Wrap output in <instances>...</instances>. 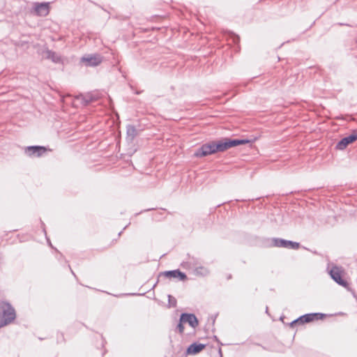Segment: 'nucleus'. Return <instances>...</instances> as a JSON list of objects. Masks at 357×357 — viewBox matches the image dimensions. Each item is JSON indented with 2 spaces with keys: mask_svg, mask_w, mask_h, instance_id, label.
I'll use <instances>...</instances> for the list:
<instances>
[{
  "mask_svg": "<svg viewBox=\"0 0 357 357\" xmlns=\"http://www.w3.org/2000/svg\"><path fill=\"white\" fill-rule=\"evenodd\" d=\"M206 347V344L194 342L191 344L186 349L187 355H195L202 351Z\"/></svg>",
  "mask_w": 357,
  "mask_h": 357,
  "instance_id": "ddd939ff",
  "label": "nucleus"
},
{
  "mask_svg": "<svg viewBox=\"0 0 357 357\" xmlns=\"http://www.w3.org/2000/svg\"><path fill=\"white\" fill-rule=\"evenodd\" d=\"M127 139L132 141L137 134L136 128L132 125H128L126 127Z\"/></svg>",
  "mask_w": 357,
  "mask_h": 357,
  "instance_id": "2eb2a0df",
  "label": "nucleus"
},
{
  "mask_svg": "<svg viewBox=\"0 0 357 357\" xmlns=\"http://www.w3.org/2000/svg\"><path fill=\"white\" fill-rule=\"evenodd\" d=\"M194 273L197 275L206 276L209 273V271L206 268L199 266L194 268Z\"/></svg>",
  "mask_w": 357,
  "mask_h": 357,
  "instance_id": "f3484780",
  "label": "nucleus"
},
{
  "mask_svg": "<svg viewBox=\"0 0 357 357\" xmlns=\"http://www.w3.org/2000/svg\"><path fill=\"white\" fill-rule=\"evenodd\" d=\"M326 272L337 284L344 288L357 301V294L351 287L347 273L343 266L334 263H328L326 267Z\"/></svg>",
  "mask_w": 357,
  "mask_h": 357,
  "instance_id": "f03ea898",
  "label": "nucleus"
},
{
  "mask_svg": "<svg viewBox=\"0 0 357 357\" xmlns=\"http://www.w3.org/2000/svg\"><path fill=\"white\" fill-rule=\"evenodd\" d=\"M181 322L188 323L192 328H195L199 325V321L195 314L192 313H181L180 315Z\"/></svg>",
  "mask_w": 357,
  "mask_h": 357,
  "instance_id": "9d476101",
  "label": "nucleus"
},
{
  "mask_svg": "<svg viewBox=\"0 0 357 357\" xmlns=\"http://www.w3.org/2000/svg\"><path fill=\"white\" fill-rule=\"evenodd\" d=\"M216 317H217V315H215V316H214V317H213V319H212V320H213V324H214V323H215V318H216Z\"/></svg>",
  "mask_w": 357,
  "mask_h": 357,
  "instance_id": "c756f323",
  "label": "nucleus"
},
{
  "mask_svg": "<svg viewBox=\"0 0 357 357\" xmlns=\"http://www.w3.org/2000/svg\"><path fill=\"white\" fill-rule=\"evenodd\" d=\"M260 137V135L255 136L247 135V156L252 155L253 158L259 154L258 149L253 145V143Z\"/></svg>",
  "mask_w": 357,
  "mask_h": 357,
  "instance_id": "1a4fd4ad",
  "label": "nucleus"
},
{
  "mask_svg": "<svg viewBox=\"0 0 357 357\" xmlns=\"http://www.w3.org/2000/svg\"><path fill=\"white\" fill-rule=\"evenodd\" d=\"M183 324L184 322H181V317L179 318V322L178 324H177L176 326V331L180 333V334H183V332H184V326H183Z\"/></svg>",
  "mask_w": 357,
  "mask_h": 357,
  "instance_id": "4be33fe9",
  "label": "nucleus"
},
{
  "mask_svg": "<svg viewBox=\"0 0 357 357\" xmlns=\"http://www.w3.org/2000/svg\"><path fill=\"white\" fill-rule=\"evenodd\" d=\"M141 92H142V91H137L135 92V93H136V94H139V93H141Z\"/></svg>",
  "mask_w": 357,
  "mask_h": 357,
  "instance_id": "7c9ffc66",
  "label": "nucleus"
},
{
  "mask_svg": "<svg viewBox=\"0 0 357 357\" xmlns=\"http://www.w3.org/2000/svg\"><path fill=\"white\" fill-rule=\"evenodd\" d=\"M241 144H245V139H239L225 137L220 140L212 141L202 144L195 151L194 155L197 158H202L217 152H223L229 148Z\"/></svg>",
  "mask_w": 357,
  "mask_h": 357,
  "instance_id": "f257e3e1",
  "label": "nucleus"
},
{
  "mask_svg": "<svg viewBox=\"0 0 357 357\" xmlns=\"http://www.w3.org/2000/svg\"><path fill=\"white\" fill-rule=\"evenodd\" d=\"M78 98H81L82 102L84 105H87L89 103L96 101L98 99V97L91 93H87L85 95H80V96Z\"/></svg>",
  "mask_w": 357,
  "mask_h": 357,
  "instance_id": "4468645a",
  "label": "nucleus"
},
{
  "mask_svg": "<svg viewBox=\"0 0 357 357\" xmlns=\"http://www.w3.org/2000/svg\"><path fill=\"white\" fill-rule=\"evenodd\" d=\"M0 308L2 311V320L0 321V328L10 324L16 317L14 307L8 302H1Z\"/></svg>",
  "mask_w": 357,
  "mask_h": 357,
  "instance_id": "39448f33",
  "label": "nucleus"
},
{
  "mask_svg": "<svg viewBox=\"0 0 357 357\" xmlns=\"http://www.w3.org/2000/svg\"><path fill=\"white\" fill-rule=\"evenodd\" d=\"M102 61V58L100 54H86L80 59V62L86 67H96L100 65Z\"/></svg>",
  "mask_w": 357,
  "mask_h": 357,
  "instance_id": "423d86ee",
  "label": "nucleus"
},
{
  "mask_svg": "<svg viewBox=\"0 0 357 357\" xmlns=\"http://www.w3.org/2000/svg\"><path fill=\"white\" fill-rule=\"evenodd\" d=\"M351 143L349 139L344 137L342 138L335 145V149L343 151Z\"/></svg>",
  "mask_w": 357,
  "mask_h": 357,
  "instance_id": "dca6fc26",
  "label": "nucleus"
},
{
  "mask_svg": "<svg viewBox=\"0 0 357 357\" xmlns=\"http://www.w3.org/2000/svg\"><path fill=\"white\" fill-rule=\"evenodd\" d=\"M50 12V3L36 2L33 3V13L38 16L45 17L48 15Z\"/></svg>",
  "mask_w": 357,
  "mask_h": 357,
  "instance_id": "0eeeda50",
  "label": "nucleus"
},
{
  "mask_svg": "<svg viewBox=\"0 0 357 357\" xmlns=\"http://www.w3.org/2000/svg\"><path fill=\"white\" fill-rule=\"evenodd\" d=\"M238 40H239V38L238 37H236V38H234V42L235 43H237Z\"/></svg>",
  "mask_w": 357,
  "mask_h": 357,
  "instance_id": "cd10ccee",
  "label": "nucleus"
},
{
  "mask_svg": "<svg viewBox=\"0 0 357 357\" xmlns=\"http://www.w3.org/2000/svg\"><path fill=\"white\" fill-rule=\"evenodd\" d=\"M47 151L43 146H29L25 147L24 153L29 157H40Z\"/></svg>",
  "mask_w": 357,
  "mask_h": 357,
  "instance_id": "6e6552de",
  "label": "nucleus"
},
{
  "mask_svg": "<svg viewBox=\"0 0 357 357\" xmlns=\"http://www.w3.org/2000/svg\"><path fill=\"white\" fill-rule=\"evenodd\" d=\"M44 54H45V59L51 60L53 63H63V59L59 54L48 49L44 51Z\"/></svg>",
  "mask_w": 357,
  "mask_h": 357,
  "instance_id": "f8f14e48",
  "label": "nucleus"
},
{
  "mask_svg": "<svg viewBox=\"0 0 357 357\" xmlns=\"http://www.w3.org/2000/svg\"><path fill=\"white\" fill-rule=\"evenodd\" d=\"M337 24H338V25H340V26H351V25H350V24H344V23H338Z\"/></svg>",
  "mask_w": 357,
  "mask_h": 357,
  "instance_id": "b1692460",
  "label": "nucleus"
},
{
  "mask_svg": "<svg viewBox=\"0 0 357 357\" xmlns=\"http://www.w3.org/2000/svg\"><path fill=\"white\" fill-rule=\"evenodd\" d=\"M71 272H72V274H73L74 275H75V273H74V272H73L72 270H71Z\"/></svg>",
  "mask_w": 357,
  "mask_h": 357,
  "instance_id": "473e14b6",
  "label": "nucleus"
},
{
  "mask_svg": "<svg viewBox=\"0 0 357 357\" xmlns=\"http://www.w3.org/2000/svg\"><path fill=\"white\" fill-rule=\"evenodd\" d=\"M41 223H42V225L43 227V231H44L45 234L46 235V231H45V225H44V223L43 222Z\"/></svg>",
  "mask_w": 357,
  "mask_h": 357,
  "instance_id": "393cba45",
  "label": "nucleus"
},
{
  "mask_svg": "<svg viewBox=\"0 0 357 357\" xmlns=\"http://www.w3.org/2000/svg\"><path fill=\"white\" fill-rule=\"evenodd\" d=\"M47 242H48V243H49L50 246H51L52 248H53V247H52V243H51V242L50 241V240H49L48 238H47Z\"/></svg>",
  "mask_w": 357,
  "mask_h": 357,
  "instance_id": "c85d7f7f",
  "label": "nucleus"
},
{
  "mask_svg": "<svg viewBox=\"0 0 357 357\" xmlns=\"http://www.w3.org/2000/svg\"><path fill=\"white\" fill-rule=\"evenodd\" d=\"M176 299L171 296L168 295V305L169 307H175L176 306Z\"/></svg>",
  "mask_w": 357,
  "mask_h": 357,
  "instance_id": "412c9836",
  "label": "nucleus"
},
{
  "mask_svg": "<svg viewBox=\"0 0 357 357\" xmlns=\"http://www.w3.org/2000/svg\"><path fill=\"white\" fill-rule=\"evenodd\" d=\"M162 275L169 278H178L180 281H184L187 279L186 274L181 272L179 269L161 272L160 273L159 276Z\"/></svg>",
  "mask_w": 357,
  "mask_h": 357,
  "instance_id": "9b49d317",
  "label": "nucleus"
},
{
  "mask_svg": "<svg viewBox=\"0 0 357 357\" xmlns=\"http://www.w3.org/2000/svg\"><path fill=\"white\" fill-rule=\"evenodd\" d=\"M259 199V197L252 198V199H251V201H253L254 199ZM248 201H250V199H247V202H248Z\"/></svg>",
  "mask_w": 357,
  "mask_h": 357,
  "instance_id": "bb28decb",
  "label": "nucleus"
},
{
  "mask_svg": "<svg viewBox=\"0 0 357 357\" xmlns=\"http://www.w3.org/2000/svg\"><path fill=\"white\" fill-rule=\"evenodd\" d=\"M262 243L266 247L284 248L291 250H298L301 247L298 242L286 240L281 238H264Z\"/></svg>",
  "mask_w": 357,
  "mask_h": 357,
  "instance_id": "7ed1b4c3",
  "label": "nucleus"
},
{
  "mask_svg": "<svg viewBox=\"0 0 357 357\" xmlns=\"http://www.w3.org/2000/svg\"><path fill=\"white\" fill-rule=\"evenodd\" d=\"M214 337H215V340H218V338L216 336H214Z\"/></svg>",
  "mask_w": 357,
  "mask_h": 357,
  "instance_id": "f704fd0d",
  "label": "nucleus"
},
{
  "mask_svg": "<svg viewBox=\"0 0 357 357\" xmlns=\"http://www.w3.org/2000/svg\"><path fill=\"white\" fill-rule=\"evenodd\" d=\"M348 44H346V47L348 50H353L356 47V40L355 39H350L347 41Z\"/></svg>",
  "mask_w": 357,
  "mask_h": 357,
  "instance_id": "aec40b11",
  "label": "nucleus"
},
{
  "mask_svg": "<svg viewBox=\"0 0 357 357\" xmlns=\"http://www.w3.org/2000/svg\"><path fill=\"white\" fill-rule=\"evenodd\" d=\"M349 142L352 144L357 140V130H353L351 133L346 136Z\"/></svg>",
  "mask_w": 357,
  "mask_h": 357,
  "instance_id": "6ab92c4d",
  "label": "nucleus"
},
{
  "mask_svg": "<svg viewBox=\"0 0 357 357\" xmlns=\"http://www.w3.org/2000/svg\"><path fill=\"white\" fill-rule=\"evenodd\" d=\"M186 263L192 268H195L199 264V259L194 257H189L188 260Z\"/></svg>",
  "mask_w": 357,
  "mask_h": 357,
  "instance_id": "a211bd4d",
  "label": "nucleus"
},
{
  "mask_svg": "<svg viewBox=\"0 0 357 357\" xmlns=\"http://www.w3.org/2000/svg\"><path fill=\"white\" fill-rule=\"evenodd\" d=\"M231 278V275H228V279H230Z\"/></svg>",
  "mask_w": 357,
  "mask_h": 357,
  "instance_id": "72a5a7b5",
  "label": "nucleus"
},
{
  "mask_svg": "<svg viewBox=\"0 0 357 357\" xmlns=\"http://www.w3.org/2000/svg\"><path fill=\"white\" fill-rule=\"evenodd\" d=\"M266 312H268V307L266 308Z\"/></svg>",
  "mask_w": 357,
  "mask_h": 357,
  "instance_id": "2f4dec72",
  "label": "nucleus"
},
{
  "mask_svg": "<svg viewBox=\"0 0 357 357\" xmlns=\"http://www.w3.org/2000/svg\"><path fill=\"white\" fill-rule=\"evenodd\" d=\"M218 353H219V354H220V357H222V350H221V349H220V348L219 349Z\"/></svg>",
  "mask_w": 357,
  "mask_h": 357,
  "instance_id": "a878e982",
  "label": "nucleus"
},
{
  "mask_svg": "<svg viewBox=\"0 0 357 357\" xmlns=\"http://www.w3.org/2000/svg\"><path fill=\"white\" fill-rule=\"evenodd\" d=\"M327 316L328 314L321 312L307 313L292 321L289 325L290 327L294 328L296 326H302L314 321L323 320Z\"/></svg>",
  "mask_w": 357,
  "mask_h": 357,
  "instance_id": "20e7f679",
  "label": "nucleus"
},
{
  "mask_svg": "<svg viewBox=\"0 0 357 357\" xmlns=\"http://www.w3.org/2000/svg\"><path fill=\"white\" fill-rule=\"evenodd\" d=\"M152 210H154V208H152L145 209V210H144V211H140V212H139V213H136V215H137L138 214L142 213H143V212L149 211H152Z\"/></svg>",
  "mask_w": 357,
  "mask_h": 357,
  "instance_id": "5701e85b",
  "label": "nucleus"
}]
</instances>
